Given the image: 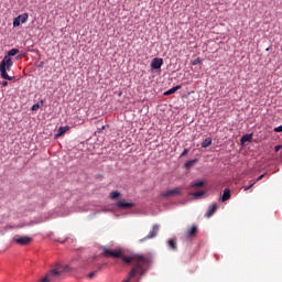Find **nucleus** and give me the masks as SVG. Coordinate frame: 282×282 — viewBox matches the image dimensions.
Instances as JSON below:
<instances>
[{"instance_id": "obj_1", "label": "nucleus", "mask_w": 282, "mask_h": 282, "mask_svg": "<svg viewBox=\"0 0 282 282\" xmlns=\"http://www.w3.org/2000/svg\"><path fill=\"white\" fill-rule=\"evenodd\" d=\"M104 257H112V259H121L123 263H132L133 268L130 271V279H133L137 274H144V265H149V258H144L141 254H133L127 257L122 254L121 250H111L104 248Z\"/></svg>"}, {"instance_id": "obj_2", "label": "nucleus", "mask_w": 282, "mask_h": 282, "mask_svg": "<svg viewBox=\"0 0 282 282\" xmlns=\"http://www.w3.org/2000/svg\"><path fill=\"white\" fill-rule=\"evenodd\" d=\"M12 65H14V62L9 56H4L0 62V74L4 80H15L17 77L8 75V72L12 69Z\"/></svg>"}, {"instance_id": "obj_3", "label": "nucleus", "mask_w": 282, "mask_h": 282, "mask_svg": "<svg viewBox=\"0 0 282 282\" xmlns=\"http://www.w3.org/2000/svg\"><path fill=\"white\" fill-rule=\"evenodd\" d=\"M13 241L19 246H30L32 243V238L28 236L15 235Z\"/></svg>"}, {"instance_id": "obj_4", "label": "nucleus", "mask_w": 282, "mask_h": 282, "mask_svg": "<svg viewBox=\"0 0 282 282\" xmlns=\"http://www.w3.org/2000/svg\"><path fill=\"white\" fill-rule=\"evenodd\" d=\"M115 206L117 208H120L121 210H130V208H133L135 206L132 202H127V199L118 200Z\"/></svg>"}, {"instance_id": "obj_5", "label": "nucleus", "mask_w": 282, "mask_h": 282, "mask_svg": "<svg viewBox=\"0 0 282 282\" xmlns=\"http://www.w3.org/2000/svg\"><path fill=\"white\" fill-rule=\"evenodd\" d=\"M159 231H160V226L159 225H153L152 229L150 230L148 236H145L143 239H141V241H147L149 239H154V237H158Z\"/></svg>"}, {"instance_id": "obj_6", "label": "nucleus", "mask_w": 282, "mask_h": 282, "mask_svg": "<svg viewBox=\"0 0 282 282\" xmlns=\"http://www.w3.org/2000/svg\"><path fill=\"white\" fill-rule=\"evenodd\" d=\"M182 189L180 187H175L174 189H167L161 194L163 197H175V195H181Z\"/></svg>"}, {"instance_id": "obj_7", "label": "nucleus", "mask_w": 282, "mask_h": 282, "mask_svg": "<svg viewBox=\"0 0 282 282\" xmlns=\"http://www.w3.org/2000/svg\"><path fill=\"white\" fill-rule=\"evenodd\" d=\"M162 65H164V59L155 57L151 62L152 69H161Z\"/></svg>"}, {"instance_id": "obj_8", "label": "nucleus", "mask_w": 282, "mask_h": 282, "mask_svg": "<svg viewBox=\"0 0 282 282\" xmlns=\"http://www.w3.org/2000/svg\"><path fill=\"white\" fill-rule=\"evenodd\" d=\"M185 237L187 238V239H193V238H195V237H197V226H192L188 230H187V232L185 234Z\"/></svg>"}, {"instance_id": "obj_9", "label": "nucleus", "mask_w": 282, "mask_h": 282, "mask_svg": "<svg viewBox=\"0 0 282 282\" xmlns=\"http://www.w3.org/2000/svg\"><path fill=\"white\" fill-rule=\"evenodd\" d=\"M217 213V203H214L209 206L207 213L205 214V217H213Z\"/></svg>"}, {"instance_id": "obj_10", "label": "nucleus", "mask_w": 282, "mask_h": 282, "mask_svg": "<svg viewBox=\"0 0 282 282\" xmlns=\"http://www.w3.org/2000/svg\"><path fill=\"white\" fill-rule=\"evenodd\" d=\"M167 246L170 250H177V239H170L167 240Z\"/></svg>"}, {"instance_id": "obj_11", "label": "nucleus", "mask_w": 282, "mask_h": 282, "mask_svg": "<svg viewBox=\"0 0 282 282\" xmlns=\"http://www.w3.org/2000/svg\"><path fill=\"white\" fill-rule=\"evenodd\" d=\"M69 131V127H59L56 133V138H61V135H64V133H67Z\"/></svg>"}, {"instance_id": "obj_12", "label": "nucleus", "mask_w": 282, "mask_h": 282, "mask_svg": "<svg viewBox=\"0 0 282 282\" xmlns=\"http://www.w3.org/2000/svg\"><path fill=\"white\" fill-rule=\"evenodd\" d=\"M178 89H182V86H175L169 89L167 91L164 93V96H171L172 94H175V91H178Z\"/></svg>"}, {"instance_id": "obj_13", "label": "nucleus", "mask_w": 282, "mask_h": 282, "mask_svg": "<svg viewBox=\"0 0 282 282\" xmlns=\"http://www.w3.org/2000/svg\"><path fill=\"white\" fill-rule=\"evenodd\" d=\"M228 199H230V189L225 188L224 194L221 196V202H228Z\"/></svg>"}, {"instance_id": "obj_14", "label": "nucleus", "mask_w": 282, "mask_h": 282, "mask_svg": "<svg viewBox=\"0 0 282 282\" xmlns=\"http://www.w3.org/2000/svg\"><path fill=\"white\" fill-rule=\"evenodd\" d=\"M210 144H213V139L212 138H206L203 143H202V148L203 149H208V147H210Z\"/></svg>"}, {"instance_id": "obj_15", "label": "nucleus", "mask_w": 282, "mask_h": 282, "mask_svg": "<svg viewBox=\"0 0 282 282\" xmlns=\"http://www.w3.org/2000/svg\"><path fill=\"white\" fill-rule=\"evenodd\" d=\"M17 18H18V20H20V23H26L30 15L28 13H23Z\"/></svg>"}, {"instance_id": "obj_16", "label": "nucleus", "mask_w": 282, "mask_h": 282, "mask_svg": "<svg viewBox=\"0 0 282 282\" xmlns=\"http://www.w3.org/2000/svg\"><path fill=\"white\" fill-rule=\"evenodd\" d=\"M252 141V135L251 134H245L241 138V143L246 144V142H251Z\"/></svg>"}, {"instance_id": "obj_17", "label": "nucleus", "mask_w": 282, "mask_h": 282, "mask_svg": "<svg viewBox=\"0 0 282 282\" xmlns=\"http://www.w3.org/2000/svg\"><path fill=\"white\" fill-rule=\"evenodd\" d=\"M202 186H204L203 181H196V182L191 184L192 188H202Z\"/></svg>"}, {"instance_id": "obj_18", "label": "nucleus", "mask_w": 282, "mask_h": 282, "mask_svg": "<svg viewBox=\"0 0 282 282\" xmlns=\"http://www.w3.org/2000/svg\"><path fill=\"white\" fill-rule=\"evenodd\" d=\"M17 54H19V48H12L8 52L6 56H9L10 58L11 56H17Z\"/></svg>"}, {"instance_id": "obj_19", "label": "nucleus", "mask_w": 282, "mask_h": 282, "mask_svg": "<svg viewBox=\"0 0 282 282\" xmlns=\"http://www.w3.org/2000/svg\"><path fill=\"white\" fill-rule=\"evenodd\" d=\"M195 164H197V160H189L185 163V167L191 169V166H194Z\"/></svg>"}, {"instance_id": "obj_20", "label": "nucleus", "mask_w": 282, "mask_h": 282, "mask_svg": "<svg viewBox=\"0 0 282 282\" xmlns=\"http://www.w3.org/2000/svg\"><path fill=\"white\" fill-rule=\"evenodd\" d=\"M119 196H120V192L118 191H113L110 193V199H118Z\"/></svg>"}, {"instance_id": "obj_21", "label": "nucleus", "mask_w": 282, "mask_h": 282, "mask_svg": "<svg viewBox=\"0 0 282 282\" xmlns=\"http://www.w3.org/2000/svg\"><path fill=\"white\" fill-rule=\"evenodd\" d=\"M19 25H21V20H19V18H14L13 19V28H19Z\"/></svg>"}, {"instance_id": "obj_22", "label": "nucleus", "mask_w": 282, "mask_h": 282, "mask_svg": "<svg viewBox=\"0 0 282 282\" xmlns=\"http://www.w3.org/2000/svg\"><path fill=\"white\" fill-rule=\"evenodd\" d=\"M193 195H194V197H203V195H206V192H204V191L195 192Z\"/></svg>"}, {"instance_id": "obj_23", "label": "nucleus", "mask_w": 282, "mask_h": 282, "mask_svg": "<svg viewBox=\"0 0 282 282\" xmlns=\"http://www.w3.org/2000/svg\"><path fill=\"white\" fill-rule=\"evenodd\" d=\"M41 108V106L39 104H34L31 108L32 111H39V109Z\"/></svg>"}, {"instance_id": "obj_24", "label": "nucleus", "mask_w": 282, "mask_h": 282, "mask_svg": "<svg viewBox=\"0 0 282 282\" xmlns=\"http://www.w3.org/2000/svg\"><path fill=\"white\" fill-rule=\"evenodd\" d=\"M273 131H274L275 133H282V124L279 126V127H276V128H274Z\"/></svg>"}, {"instance_id": "obj_25", "label": "nucleus", "mask_w": 282, "mask_h": 282, "mask_svg": "<svg viewBox=\"0 0 282 282\" xmlns=\"http://www.w3.org/2000/svg\"><path fill=\"white\" fill-rule=\"evenodd\" d=\"M199 63H202V59L199 57H197L196 59H194L192 62V65H199Z\"/></svg>"}, {"instance_id": "obj_26", "label": "nucleus", "mask_w": 282, "mask_h": 282, "mask_svg": "<svg viewBox=\"0 0 282 282\" xmlns=\"http://www.w3.org/2000/svg\"><path fill=\"white\" fill-rule=\"evenodd\" d=\"M96 274H98V271H93L88 274V279H94V276H96Z\"/></svg>"}, {"instance_id": "obj_27", "label": "nucleus", "mask_w": 282, "mask_h": 282, "mask_svg": "<svg viewBox=\"0 0 282 282\" xmlns=\"http://www.w3.org/2000/svg\"><path fill=\"white\" fill-rule=\"evenodd\" d=\"M254 184H257V182L251 183L249 186H245V191H250Z\"/></svg>"}, {"instance_id": "obj_28", "label": "nucleus", "mask_w": 282, "mask_h": 282, "mask_svg": "<svg viewBox=\"0 0 282 282\" xmlns=\"http://www.w3.org/2000/svg\"><path fill=\"white\" fill-rule=\"evenodd\" d=\"M263 177H265V174H261V175L256 180V182H261V180H263Z\"/></svg>"}, {"instance_id": "obj_29", "label": "nucleus", "mask_w": 282, "mask_h": 282, "mask_svg": "<svg viewBox=\"0 0 282 282\" xmlns=\"http://www.w3.org/2000/svg\"><path fill=\"white\" fill-rule=\"evenodd\" d=\"M280 149H282V147H281V145H275V147H274V151H275V153H279Z\"/></svg>"}, {"instance_id": "obj_30", "label": "nucleus", "mask_w": 282, "mask_h": 282, "mask_svg": "<svg viewBox=\"0 0 282 282\" xmlns=\"http://www.w3.org/2000/svg\"><path fill=\"white\" fill-rule=\"evenodd\" d=\"M2 85L3 87H8V82L7 80L2 82Z\"/></svg>"}, {"instance_id": "obj_31", "label": "nucleus", "mask_w": 282, "mask_h": 282, "mask_svg": "<svg viewBox=\"0 0 282 282\" xmlns=\"http://www.w3.org/2000/svg\"><path fill=\"white\" fill-rule=\"evenodd\" d=\"M129 281H131V275H129V279L123 280V282H129Z\"/></svg>"}, {"instance_id": "obj_32", "label": "nucleus", "mask_w": 282, "mask_h": 282, "mask_svg": "<svg viewBox=\"0 0 282 282\" xmlns=\"http://www.w3.org/2000/svg\"><path fill=\"white\" fill-rule=\"evenodd\" d=\"M187 153H188V151H187V150H184L183 155H186Z\"/></svg>"}]
</instances>
